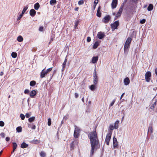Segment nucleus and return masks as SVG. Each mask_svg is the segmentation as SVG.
I'll list each match as a JSON object with an SVG mask.
<instances>
[{"label":"nucleus","mask_w":157,"mask_h":157,"mask_svg":"<svg viewBox=\"0 0 157 157\" xmlns=\"http://www.w3.org/2000/svg\"><path fill=\"white\" fill-rule=\"evenodd\" d=\"M99 45V43L98 41H96L93 46V48L96 49L97 48Z\"/></svg>","instance_id":"nucleus-28"},{"label":"nucleus","mask_w":157,"mask_h":157,"mask_svg":"<svg viewBox=\"0 0 157 157\" xmlns=\"http://www.w3.org/2000/svg\"><path fill=\"white\" fill-rule=\"evenodd\" d=\"M66 62H64L63 63L62 68V72H63L65 69V68L66 67Z\"/></svg>","instance_id":"nucleus-33"},{"label":"nucleus","mask_w":157,"mask_h":157,"mask_svg":"<svg viewBox=\"0 0 157 157\" xmlns=\"http://www.w3.org/2000/svg\"><path fill=\"white\" fill-rule=\"evenodd\" d=\"M0 135L2 138H4L5 137V134L3 132H2L0 134Z\"/></svg>","instance_id":"nucleus-55"},{"label":"nucleus","mask_w":157,"mask_h":157,"mask_svg":"<svg viewBox=\"0 0 157 157\" xmlns=\"http://www.w3.org/2000/svg\"><path fill=\"white\" fill-rule=\"evenodd\" d=\"M93 82L94 85H96L98 82V78L97 75V72L95 69L94 70L93 73Z\"/></svg>","instance_id":"nucleus-5"},{"label":"nucleus","mask_w":157,"mask_h":157,"mask_svg":"<svg viewBox=\"0 0 157 157\" xmlns=\"http://www.w3.org/2000/svg\"><path fill=\"white\" fill-rule=\"evenodd\" d=\"M98 56L93 57L92 59V62L93 63H96L98 61Z\"/></svg>","instance_id":"nucleus-20"},{"label":"nucleus","mask_w":157,"mask_h":157,"mask_svg":"<svg viewBox=\"0 0 157 157\" xmlns=\"http://www.w3.org/2000/svg\"><path fill=\"white\" fill-rule=\"evenodd\" d=\"M146 20L145 19H143L140 21V23L141 24H144L145 23Z\"/></svg>","instance_id":"nucleus-50"},{"label":"nucleus","mask_w":157,"mask_h":157,"mask_svg":"<svg viewBox=\"0 0 157 157\" xmlns=\"http://www.w3.org/2000/svg\"><path fill=\"white\" fill-rule=\"evenodd\" d=\"M111 19V17L109 15H107L105 16L102 19V22L105 24L108 23L110 19Z\"/></svg>","instance_id":"nucleus-8"},{"label":"nucleus","mask_w":157,"mask_h":157,"mask_svg":"<svg viewBox=\"0 0 157 157\" xmlns=\"http://www.w3.org/2000/svg\"><path fill=\"white\" fill-rule=\"evenodd\" d=\"M153 8V5L151 4H150L147 7V10L149 11L152 10Z\"/></svg>","instance_id":"nucleus-26"},{"label":"nucleus","mask_w":157,"mask_h":157,"mask_svg":"<svg viewBox=\"0 0 157 157\" xmlns=\"http://www.w3.org/2000/svg\"><path fill=\"white\" fill-rule=\"evenodd\" d=\"M21 17H21V15H19L17 18V20H20Z\"/></svg>","instance_id":"nucleus-61"},{"label":"nucleus","mask_w":157,"mask_h":157,"mask_svg":"<svg viewBox=\"0 0 157 157\" xmlns=\"http://www.w3.org/2000/svg\"><path fill=\"white\" fill-rule=\"evenodd\" d=\"M130 81L128 77H126L124 80V83L125 85H127L129 84Z\"/></svg>","instance_id":"nucleus-19"},{"label":"nucleus","mask_w":157,"mask_h":157,"mask_svg":"<svg viewBox=\"0 0 157 157\" xmlns=\"http://www.w3.org/2000/svg\"><path fill=\"white\" fill-rule=\"evenodd\" d=\"M52 67H50L49 68H48V69H47V70H46L45 71L46 72V73L47 74L50 71H51L52 70Z\"/></svg>","instance_id":"nucleus-41"},{"label":"nucleus","mask_w":157,"mask_h":157,"mask_svg":"<svg viewBox=\"0 0 157 157\" xmlns=\"http://www.w3.org/2000/svg\"><path fill=\"white\" fill-rule=\"evenodd\" d=\"M132 40V39L130 37H128L127 39L124 46V52H125L127 49L129 48Z\"/></svg>","instance_id":"nucleus-2"},{"label":"nucleus","mask_w":157,"mask_h":157,"mask_svg":"<svg viewBox=\"0 0 157 157\" xmlns=\"http://www.w3.org/2000/svg\"><path fill=\"white\" fill-rule=\"evenodd\" d=\"M155 73L156 75L157 76V68H156L155 69Z\"/></svg>","instance_id":"nucleus-64"},{"label":"nucleus","mask_w":157,"mask_h":157,"mask_svg":"<svg viewBox=\"0 0 157 157\" xmlns=\"http://www.w3.org/2000/svg\"><path fill=\"white\" fill-rule=\"evenodd\" d=\"M113 141L114 147L115 148L117 147L118 145V142L117 138L115 137H113Z\"/></svg>","instance_id":"nucleus-14"},{"label":"nucleus","mask_w":157,"mask_h":157,"mask_svg":"<svg viewBox=\"0 0 157 157\" xmlns=\"http://www.w3.org/2000/svg\"><path fill=\"white\" fill-rule=\"evenodd\" d=\"M40 142V140H32L31 142L32 144H37L39 143Z\"/></svg>","instance_id":"nucleus-29"},{"label":"nucleus","mask_w":157,"mask_h":157,"mask_svg":"<svg viewBox=\"0 0 157 157\" xmlns=\"http://www.w3.org/2000/svg\"><path fill=\"white\" fill-rule=\"evenodd\" d=\"M28 7L26 6L23 8V9L22 11V14H24V13L26 11V10L28 9Z\"/></svg>","instance_id":"nucleus-44"},{"label":"nucleus","mask_w":157,"mask_h":157,"mask_svg":"<svg viewBox=\"0 0 157 157\" xmlns=\"http://www.w3.org/2000/svg\"><path fill=\"white\" fill-rule=\"evenodd\" d=\"M148 132H150L151 133L153 132V128L152 124H151L149 126Z\"/></svg>","instance_id":"nucleus-25"},{"label":"nucleus","mask_w":157,"mask_h":157,"mask_svg":"<svg viewBox=\"0 0 157 157\" xmlns=\"http://www.w3.org/2000/svg\"><path fill=\"white\" fill-rule=\"evenodd\" d=\"M138 0H131V1L132 2L136 3L137 2Z\"/></svg>","instance_id":"nucleus-59"},{"label":"nucleus","mask_w":157,"mask_h":157,"mask_svg":"<svg viewBox=\"0 0 157 157\" xmlns=\"http://www.w3.org/2000/svg\"><path fill=\"white\" fill-rule=\"evenodd\" d=\"M29 91L28 89H25L24 92V93L25 94H28L29 93Z\"/></svg>","instance_id":"nucleus-48"},{"label":"nucleus","mask_w":157,"mask_h":157,"mask_svg":"<svg viewBox=\"0 0 157 157\" xmlns=\"http://www.w3.org/2000/svg\"><path fill=\"white\" fill-rule=\"evenodd\" d=\"M79 23V21H76L75 23V25H74V27L75 28H76L77 26H78Z\"/></svg>","instance_id":"nucleus-47"},{"label":"nucleus","mask_w":157,"mask_h":157,"mask_svg":"<svg viewBox=\"0 0 157 157\" xmlns=\"http://www.w3.org/2000/svg\"><path fill=\"white\" fill-rule=\"evenodd\" d=\"M16 130L18 132H21L22 131V128L21 127H18L16 128Z\"/></svg>","instance_id":"nucleus-37"},{"label":"nucleus","mask_w":157,"mask_h":157,"mask_svg":"<svg viewBox=\"0 0 157 157\" xmlns=\"http://www.w3.org/2000/svg\"><path fill=\"white\" fill-rule=\"evenodd\" d=\"M115 99H114L112 101L111 103L110 104V105H109L111 107V106H112L113 105V104H114V103H115Z\"/></svg>","instance_id":"nucleus-49"},{"label":"nucleus","mask_w":157,"mask_h":157,"mask_svg":"<svg viewBox=\"0 0 157 157\" xmlns=\"http://www.w3.org/2000/svg\"><path fill=\"white\" fill-rule=\"evenodd\" d=\"M12 144L13 145V150H15L17 147V144L15 142H13Z\"/></svg>","instance_id":"nucleus-38"},{"label":"nucleus","mask_w":157,"mask_h":157,"mask_svg":"<svg viewBox=\"0 0 157 157\" xmlns=\"http://www.w3.org/2000/svg\"><path fill=\"white\" fill-rule=\"evenodd\" d=\"M84 1L83 0H80L78 2V4L79 5H81L84 3Z\"/></svg>","instance_id":"nucleus-43"},{"label":"nucleus","mask_w":157,"mask_h":157,"mask_svg":"<svg viewBox=\"0 0 157 157\" xmlns=\"http://www.w3.org/2000/svg\"><path fill=\"white\" fill-rule=\"evenodd\" d=\"M151 72L149 71H148L145 73V77L146 81L147 82H149L151 80Z\"/></svg>","instance_id":"nucleus-6"},{"label":"nucleus","mask_w":157,"mask_h":157,"mask_svg":"<svg viewBox=\"0 0 157 157\" xmlns=\"http://www.w3.org/2000/svg\"><path fill=\"white\" fill-rule=\"evenodd\" d=\"M40 155L41 157H45L46 154L44 152L42 151L40 153Z\"/></svg>","instance_id":"nucleus-40"},{"label":"nucleus","mask_w":157,"mask_h":157,"mask_svg":"<svg viewBox=\"0 0 157 157\" xmlns=\"http://www.w3.org/2000/svg\"><path fill=\"white\" fill-rule=\"evenodd\" d=\"M112 134L108 133L106 136L105 139V142L106 144L109 145V141L111 138Z\"/></svg>","instance_id":"nucleus-9"},{"label":"nucleus","mask_w":157,"mask_h":157,"mask_svg":"<svg viewBox=\"0 0 157 157\" xmlns=\"http://www.w3.org/2000/svg\"><path fill=\"white\" fill-rule=\"evenodd\" d=\"M47 74L46 72L44 71V69H43L41 72L40 74V77L41 78H43Z\"/></svg>","instance_id":"nucleus-17"},{"label":"nucleus","mask_w":157,"mask_h":157,"mask_svg":"<svg viewBox=\"0 0 157 157\" xmlns=\"http://www.w3.org/2000/svg\"><path fill=\"white\" fill-rule=\"evenodd\" d=\"M10 140V138L9 137H6V140L7 141H9Z\"/></svg>","instance_id":"nucleus-58"},{"label":"nucleus","mask_w":157,"mask_h":157,"mask_svg":"<svg viewBox=\"0 0 157 157\" xmlns=\"http://www.w3.org/2000/svg\"><path fill=\"white\" fill-rule=\"evenodd\" d=\"M114 128H115L114 126H113V125L110 124L109 126V130H108V133L112 134L113 130Z\"/></svg>","instance_id":"nucleus-18"},{"label":"nucleus","mask_w":157,"mask_h":157,"mask_svg":"<svg viewBox=\"0 0 157 157\" xmlns=\"http://www.w3.org/2000/svg\"><path fill=\"white\" fill-rule=\"evenodd\" d=\"M95 88V86L94 85H91L90 86V89L94 91Z\"/></svg>","instance_id":"nucleus-42"},{"label":"nucleus","mask_w":157,"mask_h":157,"mask_svg":"<svg viewBox=\"0 0 157 157\" xmlns=\"http://www.w3.org/2000/svg\"><path fill=\"white\" fill-rule=\"evenodd\" d=\"M121 13L117 12L115 15V17H114V20H116L119 17H120L121 16Z\"/></svg>","instance_id":"nucleus-24"},{"label":"nucleus","mask_w":157,"mask_h":157,"mask_svg":"<svg viewBox=\"0 0 157 157\" xmlns=\"http://www.w3.org/2000/svg\"><path fill=\"white\" fill-rule=\"evenodd\" d=\"M117 4V0H113L111 6L112 9H114L116 8Z\"/></svg>","instance_id":"nucleus-13"},{"label":"nucleus","mask_w":157,"mask_h":157,"mask_svg":"<svg viewBox=\"0 0 157 157\" xmlns=\"http://www.w3.org/2000/svg\"><path fill=\"white\" fill-rule=\"evenodd\" d=\"M75 97L76 98H77L78 97V93H75Z\"/></svg>","instance_id":"nucleus-57"},{"label":"nucleus","mask_w":157,"mask_h":157,"mask_svg":"<svg viewBox=\"0 0 157 157\" xmlns=\"http://www.w3.org/2000/svg\"><path fill=\"white\" fill-rule=\"evenodd\" d=\"M56 0H51L50 1V3L51 5L53 6L56 3Z\"/></svg>","instance_id":"nucleus-31"},{"label":"nucleus","mask_w":157,"mask_h":157,"mask_svg":"<svg viewBox=\"0 0 157 157\" xmlns=\"http://www.w3.org/2000/svg\"><path fill=\"white\" fill-rule=\"evenodd\" d=\"M12 57L14 58H16L17 56V53L15 52H13L11 53Z\"/></svg>","instance_id":"nucleus-34"},{"label":"nucleus","mask_w":157,"mask_h":157,"mask_svg":"<svg viewBox=\"0 0 157 157\" xmlns=\"http://www.w3.org/2000/svg\"><path fill=\"white\" fill-rule=\"evenodd\" d=\"M51 124V119L49 118L48 119V124L49 126H50Z\"/></svg>","instance_id":"nucleus-45"},{"label":"nucleus","mask_w":157,"mask_h":157,"mask_svg":"<svg viewBox=\"0 0 157 157\" xmlns=\"http://www.w3.org/2000/svg\"><path fill=\"white\" fill-rule=\"evenodd\" d=\"M20 117L21 118V119L22 120H24L25 118V116L23 114H21L20 115Z\"/></svg>","instance_id":"nucleus-46"},{"label":"nucleus","mask_w":157,"mask_h":157,"mask_svg":"<svg viewBox=\"0 0 157 157\" xmlns=\"http://www.w3.org/2000/svg\"><path fill=\"white\" fill-rule=\"evenodd\" d=\"M36 94V91L35 90H33L31 91L29 93V95L31 98H35V97Z\"/></svg>","instance_id":"nucleus-11"},{"label":"nucleus","mask_w":157,"mask_h":157,"mask_svg":"<svg viewBox=\"0 0 157 157\" xmlns=\"http://www.w3.org/2000/svg\"><path fill=\"white\" fill-rule=\"evenodd\" d=\"M30 116V114L29 113H27L25 114V117L26 118H29Z\"/></svg>","instance_id":"nucleus-52"},{"label":"nucleus","mask_w":157,"mask_h":157,"mask_svg":"<svg viewBox=\"0 0 157 157\" xmlns=\"http://www.w3.org/2000/svg\"><path fill=\"white\" fill-rule=\"evenodd\" d=\"M119 121L118 120L116 121L115 123H114V128L115 129H117L118 126H119Z\"/></svg>","instance_id":"nucleus-23"},{"label":"nucleus","mask_w":157,"mask_h":157,"mask_svg":"<svg viewBox=\"0 0 157 157\" xmlns=\"http://www.w3.org/2000/svg\"><path fill=\"white\" fill-rule=\"evenodd\" d=\"M119 21H116L111 24V28L112 29L114 30L117 29V27L119 26Z\"/></svg>","instance_id":"nucleus-10"},{"label":"nucleus","mask_w":157,"mask_h":157,"mask_svg":"<svg viewBox=\"0 0 157 157\" xmlns=\"http://www.w3.org/2000/svg\"><path fill=\"white\" fill-rule=\"evenodd\" d=\"M91 150L90 155V157H92V156L94 154V150L96 149H97L98 148V146H99V145H91Z\"/></svg>","instance_id":"nucleus-7"},{"label":"nucleus","mask_w":157,"mask_h":157,"mask_svg":"<svg viewBox=\"0 0 157 157\" xmlns=\"http://www.w3.org/2000/svg\"><path fill=\"white\" fill-rule=\"evenodd\" d=\"M67 56L66 57L65 59V60H64V62L67 63Z\"/></svg>","instance_id":"nucleus-62"},{"label":"nucleus","mask_w":157,"mask_h":157,"mask_svg":"<svg viewBox=\"0 0 157 157\" xmlns=\"http://www.w3.org/2000/svg\"><path fill=\"white\" fill-rule=\"evenodd\" d=\"M44 27L43 26H40L39 28V30L40 31H42L43 30Z\"/></svg>","instance_id":"nucleus-53"},{"label":"nucleus","mask_w":157,"mask_h":157,"mask_svg":"<svg viewBox=\"0 0 157 157\" xmlns=\"http://www.w3.org/2000/svg\"><path fill=\"white\" fill-rule=\"evenodd\" d=\"M55 38L54 35H52L51 36V39L49 41V44H50L52 42V41L53 40H54Z\"/></svg>","instance_id":"nucleus-39"},{"label":"nucleus","mask_w":157,"mask_h":157,"mask_svg":"<svg viewBox=\"0 0 157 157\" xmlns=\"http://www.w3.org/2000/svg\"><path fill=\"white\" fill-rule=\"evenodd\" d=\"M98 1H96V0H95L94 2V4L96 6L97 4L98 3Z\"/></svg>","instance_id":"nucleus-60"},{"label":"nucleus","mask_w":157,"mask_h":157,"mask_svg":"<svg viewBox=\"0 0 157 157\" xmlns=\"http://www.w3.org/2000/svg\"><path fill=\"white\" fill-rule=\"evenodd\" d=\"M36 127L35 125L32 124V126L31 127V128L33 129H35L36 128Z\"/></svg>","instance_id":"nucleus-56"},{"label":"nucleus","mask_w":157,"mask_h":157,"mask_svg":"<svg viewBox=\"0 0 157 157\" xmlns=\"http://www.w3.org/2000/svg\"><path fill=\"white\" fill-rule=\"evenodd\" d=\"M3 75V72L2 71H1L0 72V75L1 76H2Z\"/></svg>","instance_id":"nucleus-63"},{"label":"nucleus","mask_w":157,"mask_h":157,"mask_svg":"<svg viewBox=\"0 0 157 157\" xmlns=\"http://www.w3.org/2000/svg\"><path fill=\"white\" fill-rule=\"evenodd\" d=\"M101 8V7L100 6H99L98 7V10H97V14H96V15H97V16H98V17H101V12H100Z\"/></svg>","instance_id":"nucleus-15"},{"label":"nucleus","mask_w":157,"mask_h":157,"mask_svg":"<svg viewBox=\"0 0 157 157\" xmlns=\"http://www.w3.org/2000/svg\"><path fill=\"white\" fill-rule=\"evenodd\" d=\"M35 119V117H32L29 118L28 120L29 122H31L34 121Z\"/></svg>","instance_id":"nucleus-36"},{"label":"nucleus","mask_w":157,"mask_h":157,"mask_svg":"<svg viewBox=\"0 0 157 157\" xmlns=\"http://www.w3.org/2000/svg\"><path fill=\"white\" fill-rule=\"evenodd\" d=\"M88 137L90 140L91 145H99V141L96 130L90 133Z\"/></svg>","instance_id":"nucleus-1"},{"label":"nucleus","mask_w":157,"mask_h":157,"mask_svg":"<svg viewBox=\"0 0 157 157\" xmlns=\"http://www.w3.org/2000/svg\"><path fill=\"white\" fill-rule=\"evenodd\" d=\"M23 39L22 36H20L17 37V40L18 41L21 42L23 40Z\"/></svg>","instance_id":"nucleus-35"},{"label":"nucleus","mask_w":157,"mask_h":157,"mask_svg":"<svg viewBox=\"0 0 157 157\" xmlns=\"http://www.w3.org/2000/svg\"><path fill=\"white\" fill-rule=\"evenodd\" d=\"M36 84V82L34 80L31 81L30 83V85L32 86H35Z\"/></svg>","instance_id":"nucleus-32"},{"label":"nucleus","mask_w":157,"mask_h":157,"mask_svg":"<svg viewBox=\"0 0 157 157\" xmlns=\"http://www.w3.org/2000/svg\"><path fill=\"white\" fill-rule=\"evenodd\" d=\"M91 41V38L90 36H88L87 38V41L89 42Z\"/></svg>","instance_id":"nucleus-54"},{"label":"nucleus","mask_w":157,"mask_h":157,"mask_svg":"<svg viewBox=\"0 0 157 157\" xmlns=\"http://www.w3.org/2000/svg\"><path fill=\"white\" fill-rule=\"evenodd\" d=\"M81 130L78 127L76 126H75V129L74 133V136L75 138H78L80 135V133Z\"/></svg>","instance_id":"nucleus-3"},{"label":"nucleus","mask_w":157,"mask_h":157,"mask_svg":"<svg viewBox=\"0 0 157 157\" xmlns=\"http://www.w3.org/2000/svg\"><path fill=\"white\" fill-rule=\"evenodd\" d=\"M124 3H123L121 5L119 10L118 12L122 13L123 10V8H124Z\"/></svg>","instance_id":"nucleus-22"},{"label":"nucleus","mask_w":157,"mask_h":157,"mask_svg":"<svg viewBox=\"0 0 157 157\" xmlns=\"http://www.w3.org/2000/svg\"><path fill=\"white\" fill-rule=\"evenodd\" d=\"M157 104V101L154 103L153 104H152L150 106V108L153 110L154 108H155L156 105Z\"/></svg>","instance_id":"nucleus-27"},{"label":"nucleus","mask_w":157,"mask_h":157,"mask_svg":"<svg viewBox=\"0 0 157 157\" xmlns=\"http://www.w3.org/2000/svg\"><path fill=\"white\" fill-rule=\"evenodd\" d=\"M97 36L98 38L99 39H101L105 37V35L104 33L100 32L98 33Z\"/></svg>","instance_id":"nucleus-12"},{"label":"nucleus","mask_w":157,"mask_h":157,"mask_svg":"<svg viewBox=\"0 0 157 157\" xmlns=\"http://www.w3.org/2000/svg\"><path fill=\"white\" fill-rule=\"evenodd\" d=\"M36 11L33 9L30 10L29 12L30 15L32 17H34L36 15Z\"/></svg>","instance_id":"nucleus-16"},{"label":"nucleus","mask_w":157,"mask_h":157,"mask_svg":"<svg viewBox=\"0 0 157 157\" xmlns=\"http://www.w3.org/2000/svg\"><path fill=\"white\" fill-rule=\"evenodd\" d=\"M40 7V4L38 3L35 4L34 5V8L36 10H37Z\"/></svg>","instance_id":"nucleus-30"},{"label":"nucleus","mask_w":157,"mask_h":157,"mask_svg":"<svg viewBox=\"0 0 157 157\" xmlns=\"http://www.w3.org/2000/svg\"><path fill=\"white\" fill-rule=\"evenodd\" d=\"M28 145L25 142H23L21 145V147L22 148H25L27 147Z\"/></svg>","instance_id":"nucleus-21"},{"label":"nucleus","mask_w":157,"mask_h":157,"mask_svg":"<svg viewBox=\"0 0 157 157\" xmlns=\"http://www.w3.org/2000/svg\"><path fill=\"white\" fill-rule=\"evenodd\" d=\"M78 140H75L72 141L70 144V150H72L74 149V147L75 145H78Z\"/></svg>","instance_id":"nucleus-4"},{"label":"nucleus","mask_w":157,"mask_h":157,"mask_svg":"<svg viewBox=\"0 0 157 157\" xmlns=\"http://www.w3.org/2000/svg\"><path fill=\"white\" fill-rule=\"evenodd\" d=\"M4 125V122L2 121H0V126L1 127H3Z\"/></svg>","instance_id":"nucleus-51"}]
</instances>
